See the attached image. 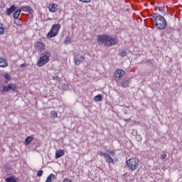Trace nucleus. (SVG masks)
<instances>
[{
	"mask_svg": "<svg viewBox=\"0 0 182 182\" xmlns=\"http://www.w3.org/2000/svg\"><path fill=\"white\" fill-rule=\"evenodd\" d=\"M97 41L99 45H104V46L110 47L117 45L119 40L112 36L100 35L97 36Z\"/></svg>",
	"mask_w": 182,
	"mask_h": 182,
	"instance_id": "obj_1",
	"label": "nucleus"
},
{
	"mask_svg": "<svg viewBox=\"0 0 182 182\" xmlns=\"http://www.w3.org/2000/svg\"><path fill=\"white\" fill-rule=\"evenodd\" d=\"M154 22L156 28H157L159 31H163L164 29H166V27L167 26V21L161 15L155 16Z\"/></svg>",
	"mask_w": 182,
	"mask_h": 182,
	"instance_id": "obj_2",
	"label": "nucleus"
},
{
	"mask_svg": "<svg viewBox=\"0 0 182 182\" xmlns=\"http://www.w3.org/2000/svg\"><path fill=\"white\" fill-rule=\"evenodd\" d=\"M50 56L51 55L50 52L46 51L45 53H43L40 58L37 61V66H38V68H42V66H45L46 63H48Z\"/></svg>",
	"mask_w": 182,
	"mask_h": 182,
	"instance_id": "obj_3",
	"label": "nucleus"
},
{
	"mask_svg": "<svg viewBox=\"0 0 182 182\" xmlns=\"http://www.w3.org/2000/svg\"><path fill=\"white\" fill-rule=\"evenodd\" d=\"M127 165L132 171H134V170L139 168V166H140V160H139L138 158H130L127 161Z\"/></svg>",
	"mask_w": 182,
	"mask_h": 182,
	"instance_id": "obj_4",
	"label": "nucleus"
},
{
	"mask_svg": "<svg viewBox=\"0 0 182 182\" xmlns=\"http://www.w3.org/2000/svg\"><path fill=\"white\" fill-rule=\"evenodd\" d=\"M60 28H62L60 24H53L50 30V32L47 34V38H55V36H58L59 31H60Z\"/></svg>",
	"mask_w": 182,
	"mask_h": 182,
	"instance_id": "obj_5",
	"label": "nucleus"
},
{
	"mask_svg": "<svg viewBox=\"0 0 182 182\" xmlns=\"http://www.w3.org/2000/svg\"><path fill=\"white\" fill-rule=\"evenodd\" d=\"M18 92V85L16 84L10 83L8 85L3 86V88L0 87V92Z\"/></svg>",
	"mask_w": 182,
	"mask_h": 182,
	"instance_id": "obj_6",
	"label": "nucleus"
},
{
	"mask_svg": "<svg viewBox=\"0 0 182 182\" xmlns=\"http://www.w3.org/2000/svg\"><path fill=\"white\" fill-rule=\"evenodd\" d=\"M126 75V72L122 69L116 70L114 73V80L119 81L122 79V77Z\"/></svg>",
	"mask_w": 182,
	"mask_h": 182,
	"instance_id": "obj_7",
	"label": "nucleus"
},
{
	"mask_svg": "<svg viewBox=\"0 0 182 182\" xmlns=\"http://www.w3.org/2000/svg\"><path fill=\"white\" fill-rule=\"evenodd\" d=\"M34 49L37 50V52H43L46 49V46L42 41H36L34 44Z\"/></svg>",
	"mask_w": 182,
	"mask_h": 182,
	"instance_id": "obj_8",
	"label": "nucleus"
},
{
	"mask_svg": "<svg viewBox=\"0 0 182 182\" xmlns=\"http://www.w3.org/2000/svg\"><path fill=\"white\" fill-rule=\"evenodd\" d=\"M105 161L108 163L109 166H110V164H114V159H113V158H112L109 154H105Z\"/></svg>",
	"mask_w": 182,
	"mask_h": 182,
	"instance_id": "obj_9",
	"label": "nucleus"
},
{
	"mask_svg": "<svg viewBox=\"0 0 182 182\" xmlns=\"http://www.w3.org/2000/svg\"><path fill=\"white\" fill-rule=\"evenodd\" d=\"M17 7L14 5H12L10 8L7 9L6 11V14L8 16L12 15L15 11H16Z\"/></svg>",
	"mask_w": 182,
	"mask_h": 182,
	"instance_id": "obj_10",
	"label": "nucleus"
},
{
	"mask_svg": "<svg viewBox=\"0 0 182 182\" xmlns=\"http://www.w3.org/2000/svg\"><path fill=\"white\" fill-rule=\"evenodd\" d=\"M8 60L5 58L0 57V68H7Z\"/></svg>",
	"mask_w": 182,
	"mask_h": 182,
	"instance_id": "obj_11",
	"label": "nucleus"
},
{
	"mask_svg": "<svg viewBox=\"0 0 182 182\" xmlns=\"http://www.w3.org/2000/svg\"><path fill=\"white\" fill-rule=\"evenodd\" d=\"M65 156V150L63 149H58L55 151V159H60V157Z\"/></svg>",
	"mask_w": 182,
	"mask_h": 182,
	"instance_id": "obj_12",
	"label": "nucleus"
},
{
	"mask_svg": "<svg viewBox=\"0 0 182 182\" xmlns=\"http://www.w3.org/2000/svg\"><path fill=\"white\" fill-rule=\"evenodd\" d=\"M57 8H58V4H49V6H48L50 12H53V13L56 12Z\"/></svg>",
	"mask_w": 182,
	"mask_h": 182,
	"instance_id": "obj_13",
	"label": "nucleus"
},
{
	"mask_svg": "<svg viewBox=\"0 0 182 182\" xmlns=\"http://www.w3.org/2000/svg\"><path fill=\"white\" fill-rule=\"evenodd\" d=\"M122 87H129L130 86V82L129 80H123L121 82Z\"/></svg>",
	"mask_w": 182,
	"mask_h": 182,
	"instance_id": "obj_14",
	"label": "nucleus"
},
{
	"mask_svg": "<svg viewBox=\"0 0 182 182\" xmlns=\"http://www.w3.org/2000/svg\"><path fill=\"white\" fill-rule=\"evenodd\" d=\"M20 9L23 11V12H31V11H32V8L28 6H23Z\"/></svg>",
	"mask_w": 182,
	"mask_h": 182,
	"instance_id": "obj_15",
	"label": "nucleus"
},
{
	"mask_svg": "<svg viewBox=\"0 0 182 182\" xmlns=\"http://www.w3.org/2000/svg\"><path fill=\"white\" fill-rule=\"evenodd\" d=\"M55 174L50 173L46 181V182H53L55 181Z\"/></svg>",
	"mask_w": 182,
	"mask_h": 182,
	"instance_id": "obj_16",
	"label": "nucleus"
},
{
	"mask_svg": "<svg viewBox=\"0 0 182 182\" xmlns=\"http://www.w3.org/2000/svg\"><path fill=\"white\" fill-rule=\"evenodd\" d=\"M6 182H18V178H15V176H11L5 179Z\"/></svg>",
	"mask_w": 182,
	"mask_h": 182,
	"instance_id": "obj_17",
	"label": "nucleus"
},
{
	"mask_svg": "<svg viewBox=\"0 0 182 182\" xmlns=\"http://www.w3.org/2000/svg\"><path fill=\"white\" fill-rule=\"evenodd\" d=\"M21 10L18 9L13 14V17L14 18V19H18V18H19V15H21Z\"/></svg>",
	"mask_w": 182,
	"mask_h": 182,
	"instance_id": "obj_18",
	"label": "nucleus"
},
{
	"mask_svg": "<svg viewBox=\"0 0 182 182\" xmlns=\"http://www.w3.org/2000/svg\"><path fill=\"white\" fill-rule=\"evenodd\" d=\"M5 35V26L4 23H0V36Z\"/></svg>",
	"mask_w": 182,
	"mask_h": 182,
	"instance_id": "obj_19",
	"label": "nucleus"
},
{
	"mask_svg": "<svg viewBox=\"0 0 182 182\" xmlns=\"http://www.w3.org/2000/svg\"><path fill=\"white\" fill-rule=\"evenodd\" d=\"M102 99H103V95H102L101 94H99L95 97L94 100L95 102H102Z\"/></svg>",
	"mask_w": 182,
	"mask_h": 182,
	"instance_id": "obj_20",
	"label": "nucleus"
},
{
	"mask_svg": "<svg viewBox=\"0 0 182 182\" xmlns=\"http://www.w3.org/2000/svg\"><path fill=\"white\" fill-rule=\"evenodd\" d=\"M74 63L75 66H79L82 63V60H79L77 57H74Z\"/></svg>",
	"mask_w": 182,
	"mask_h": 182,
	"instance_id": "obj_21",
	"label": "nucleus"
},
{
	"mask_svg": "<svg viewBox=\"0 0 182 182\" xmlns=\"http://www.w3.org/2000/svg\"><path fill=\"white\" fill-rule=\"evenodd\" d=\"M32 140H33V137L32 136H28L26 140H25V143L24 144L26 146H28V144H29V143H31V141H32Z\"/></svg>",
	"mask_w": 182,
	"mask_h": 182,
	"instance_id": "obj_22",
	"label": "nucleus"
},
{
	"mask_svg": "<svg viewBox=\"0 0 182 182\" xmlns=\"http://www.w3.org/2000/svg\"><path fill=\"white\" fill-rule=\"evenodd\" d=\"M50 114L53 119H56V117H58V112H56L55 111H51Z\"/></svg>",
	"mask_w": 182,
	"mask_h": 182,
	"instance_id": "obj_23",
	"label": "nucleus"
},
{
	"mask_svg": "<svg viewBox=\"0 0 182 182\" xmlns=\"http://www.w3.org/2000/svg\"><path fill=\"white\" fill-rule=\"evenodd\" d=\"M127 53H126V51L123 50L119 53V55L121 56V58H124Z\"/></svg>",
	"mask_w": 182,
	"mask_h": 182,
	"instance_id": "obj_24",
	"label": "nucleus"
},
{
	"mask_svg": "<svg viewBox=\"0 0 182 182\" xmlns=\"http://www.w3.org/2000/svg\"><path fill=\"white\" fill-rule=\"evenodd\" d=\"M97 154L100 155V156L105 157V156H106L105 154H107V153H105V152H103V151H99L97 152Z\"/></svg>",
	"mask_w": 182,
	"mask_h": 182,
	"instance_id": "obj_25",
	"label": "nucleus"
},
{
	"mask_svg": "<svg viewBox=\"0 0 182 182\" xmlns=\"http://www.w3.org/2000/svg\"><path fill=\"white\" fill-rule=\"evenodd\" d=\"M71 41L72 40L70 39V37H67V38H65L64 43H66L67 45H68V43H70Z\"/></svg>",
	"mask_w": 182,
	"mask_h": 182,
	"instance_id": "obj_26",
	"label": "nucleus"
},
{
	"mask_svg": "<svg viewBox=\"0 0 182 182\" xmlns=\"http://www.w3.org/2000/svg\"><path fill=\"white\" fill-rule=\"evenodd\" d=\"M4 79L6 80H11V75L8 73L4 74Z\"/></svg>",
	"mask_w": 182,
	"mask_h": 182,
	"instance_id": "obj_27",
	"label": "nucleus"
},
{
	"mask_svg": "<svg viewBox=\"0 0 182 182\" xmlns=\"http://www.w3.org/2000/svg\"><path fill=\"white\" fill-rule=\"evenodd\" d=\"M80 2H82L83 4H90L92 0H79Z\"/></svg>",
	"mask_w": 182,
	"mask_h": 182,
	"instance_id": "obj_28",
	"label": "nucleus"
},
{
	"mask_svg": "<svg viewBox=\"0 0 182 182\" xmlns=\"http://www.w3.org/2000/svg\"><path fill=\"white\" fill-rule=\"evenodd\" d=\"M158 9L159 12H161V14H164V8H163L162 6H159Z\"/></svg>",
	"mask_w": 182,
	"mask_h": 182,
	"instance_id": "obj_29",
	"label": "nucleus"
},
{
	"mask_svg": "<svg viewBox=\"0 0 182 182\" xmlns=\"http://www.w3.org/2000/svg\"><path fill=\"white\" fill-rule=\"evenodd\" d=\"M43 174V171H39L37 173V176L38 177H41V176Z\"/></svg>",
	"mask_w": 182,
	"mask_h": 182,
	"instance_id": "obj_30",
	"label": "nucleus"
},
{
	"mask_svg": "<svg viewBox=\"0 0 182 182\" xmlns=\"http://www.w3.org/2000/svg\"><path fill=\"white\" fill-rule=\"evenodd\" d=\"M166 157H167V154H163L161 155V159L162 160H164V159H166Z\"/></svg>",
	"mask_w": 182,
	"mask_h": 182,
	"instance_id": "obj_31",
	"label": "nucleus"
},
{
	"mask_svg": "<svg viewBox=\"0 0 182 182\" xmlns=\"http://www.w3.org/2000/svg\"><path fill=\"white\" fill-rule=\"evenodd\" d=\"M63 182H72V180L68 179V178H65V179H63Z\"/></svg>",
	"mask_w": 182,
	"mask_h": 182,
	"instance_id": "obj_32",
	"label": "nucleus"
},
{
	"mask_svg": "<svg viewBox=\"0 0 182 182\" xmlns=\"http://www.w3.org/2000/svg\"><path fill=\"white\" fill-rule=\"evenodd\" d=\"M58 79H59V76L58 75L53 77V80H58Z\"/></svg>",
	"mask_w": 182,
	"mask_h": 182,
	"instance_id": "obj_33",
	"label": "nucleus"
},
{
	"mask_svg": "<svg viewBox=\"0 0 182 182\" xmlns=\"http://www.w3.org/2000/svg\"><path fill=\"white\" fill-rule=\"evenodd\" d=\"M26 66H27L26 63H23L20 65V68H26Z\"/></svg>",
	"mask_w": 182,
	"mask_h": 182,
	"instance_id": "obj_34",
	"label": "nucleus"
},
{
	"mask_svg": "<svg viewBox=\"0 0 182 182\" xmlns=\"http://www.w3.org/2000/svg\"><path fill=\"white\" fill-rule=\"evenodd\" d=\"M63 89H68V87H69V85H68L67 84H64L63 85Z\"/></svg>",
	"mask_w": 182,
	"mask_h": 182,
	"instance_id": "obj_35",
	"label": "nucleus"
},
{
	"mask_svg": "<svg viewBox=\"0 0 182 182\" xmlns=\"http://www.w3.org/2000/svg\"><path fill=\"white\" fill-rule=\"evenodd\" d=\"M80 59L81 60H85V56L81 55L80 58Z\"/></svg>",
	"mask_w": 182,
	"mask_h": 182,
	"instance_id": "obj_36",
	"label": "nucleus"
},
{
	"mask_svg": "<svg viewBox=\"0 0 182 182\" xmlns=\"http://www.w3.org/2000/svg\"><path fill=\"white\" fill-rule=\"evenodd\" d=\"M110 154H111L112 156H114V151H110Z\"/></svg>",
	"mask_w": 182,
	"mask_h": 182,
	"instance_id": "obj_37",
	"label": "nucleus"
}]
</instances>
